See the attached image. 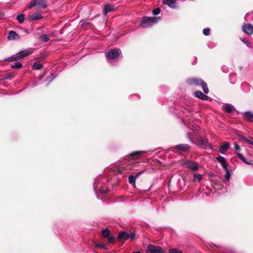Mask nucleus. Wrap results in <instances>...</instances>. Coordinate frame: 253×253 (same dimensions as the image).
Returning <instances> with one entry per match:
<instances>
[{
	"label": "nucleus",
	"instance_id": "f257e3e1",
	"mask_svg": "<svg viewBox=\"0 0 253 253\" xmlns=\"http://www.w3.org/2000/svg\"><path fill=\"white\" fill-rule=\"evenodd\" d=\"M107 182V179L102 176H98L94 179L93 189L98 199H100V195H103L109 192Z\"/></svg>",
	"mask_w": 253,
	"mask_h": 253
},
{
	"label": "nucleus",
	"instance_id": "f03ea898",
	"mask_svg": "<svg viewBox=\"0 0 253 253\" xmlns=\"http://www.w3.org/2000/svg\"><path fill=\"white\" fill-rule=\"evenodd\" d=\"M32 52L33 50L31 48L22 50L18 52L16 54L13 55L10 57L5 58L4 59V61L7 62H12L14 61H17L29 55Z\"/></svg>",
	"mask_w": 253,
	"mask_h": 253
},
{
	"label": "nucleus",
	"instance_id": "7ed1b4c3",
	"mask_svg": "<svg viewBox=\"0 0 253 253\" xmlns=\"http://www.w3.org/2000/svg\"><path fill=\"white\" fill-rule=\"evenodd\" d=\"M186 82L190 85L201 86L204 92L205 93H208L209 91L207 83L201 79L189 78L187 79Z\"/></svg>",
	"mask_w": 253,
	"mask_h": 253
},
{
	"label": "nucleus",
	"instance_id": "20e7f679",
	"mask_svg": "<svg viewBox=\"0 0 253 253\" xmlns=\"http://www.w3.org/2000/svg\"><path fill=\"white\" fill-rule=\"evenodd\" d=\"M160 19V17H144L139 26L143 28H150L156 24Z\"/></svg>",
	"mask_w": 253,
	"mask_h": 253
},
{
	"label": "nucleus",
	"instance_id": "39448f33",
	"mask_svg": "<svg viewBox=\"0 0 253 253\" xmlns=\"http://www.w3.org/2000/svg\"><path fill=\"white\" fill-rule=\"evenodd\" d=\"M190 126L193 128H191L190 126H188L187 128V130H186V134L189 141L191 143H193V139L195 137L196 131L198 132L200 129V127L197 125L194 126L191 125Z\"/></svg>",
	"mask_w": 253,
	"mask_h": 253
},
{
	"label": "nucleus",
	"instance_id": "423d86ee",
	"mask_svg": "<svg viewBox=\"0 0 253 253\" xmlns=\"http://www.w3.org/2000/svg\"><path fill=\"white\" fill-rule=\"evenodd\" d=\"M196 144L203 149H212V146L210 144L208 139H204L200 136L197 137Z\"/></svg>",
	"mask_w": 253,
	"mask_h": 253
},
{
	"label": "nucleus",
	"instance_id": "0eeeda50",
	"mask_svg": "<svg viewBox=\"0 0 253 253\" xmlns=\"http://www.w3.org/2000/svg\"><path fill=\"white\" fill-rule=\"evenodd\" d=\"M136 235L134 232L127 233L126 231H121L119 232L117 239L118 240H124L126 241L129 240L130 241L133 240L135 238Z\"/></svg>",
	"mask_w": 253,
	"mask_h": 253
},
{
	"label": "nucleus",
	"instance_id": "6e6552de",
	"mask_svg": "<svg viewBox=\"0 0 253 253\" xmlns=\"http://www.w3.org/2000/svg\"><path fill=\"white\" fill-rule=\"evenodd\" d=\"M145 253H166V252L161 247L150 244L148 246Z\"/></svg>",
	"mask_w": 253,
	"mask_h": 253
},
{
	"label": "nucleus",
	"instance_id": "1a4fd4ad",
	"mask_svg": "<svg viewBox=\"0 0 253 253\" xmlns=\"http://www.w3.org/2000/svg\"><path fill=\"white\" fill-rule=\"evenodd\" d=\"M36 5H38L39 8H46L47 7V0H33L31 2L29 7L32 8Z\"/></svg>",
	"mask_w": 253,
	"mask_h": 253
},
{
	"label": "nucleus",
	"instance_id": "9d476101",
	"mask_svg": "<svg viewBox=\"0 0 253 253\" xmlns=\"http://www.w3.org/2000/svg\"><path fill=\"white\" fill-rule=\"evenodd\" d=\"M183 165L192 171H196L199 169V166L197 163L189 160L186 161Z\"/></svg>",
	"mask_w": 253,
	"mask_h": 253
},
{
	"label": "nucleus",
	"instance_id": "9b49d317",
	"mask_svg": "<svg viewBox=\"0 0 253 253\" xmlns=\"http://www.w3.org/2000/svg\"><path fill=\"white\" fill-rule=\"evenodd\" d=\"M119 49L114 48L108 51L106 54L107 60L117 58L119 55Z\"/></svg>",
	"mask_w": 253,
	"mask_h": 253
},
{
	"label": "nucleus",
	"instance_id": "f8f14e48",
	"mask_svg": "<svg viewBox=\"0 0 253 253\" xmlns=\"http://www.w3.org/2000/svg\"><path fill=\"white\" fill-rule=\"evenodd\" d=\"M243 32L249 35H251L253 33V26L249 23L245 24L242 27Z\"/></svg>",
	"mask_w": 253,
	"mask_h": 253
},
{
	"label": "nucleus",
	"instance_id": "ddd939ff",
	"mask_svg": "<svg viewBox=\"0 0 253 253\" xmlns=\"http://www.w3.org/2000/svg\"><path fill=\"white\" fill-rule=\"evenodd\" d=\"M43 18V16L39 11H37L29 16L28 20L30 21L41 20Z\"/></svg>",
	"mask_w": 253,
	"mask_h": 253
},
{
	"label": "nucleus",
	"instance_id": "4468645a",
	"mask_svg": "<svg viewBox=\"0 0 253 253\" xmlns=\"http://www.w3.org/2000/svg\"><path fill=\"white\" fill-rule=\"evenodd\" d=\"M243 118L247 121L253 122V113L252 111H246L242 113Z\"/></svg>",
	"mask_w": 253,
	"mask_h": 253
},
{
	"label": "nucleus",
	"instance_id": "2eb2a0df",
	"mask_svg": "<svg viewBox=\"0 0 253 253\" xmlns=\"http://www.w3.org/2000/svg\"><path fill=\"white\" fill-rule=\"evenodd\" d=\"M174 148L179 151L186 152L191 148V146L187 144H179L176 145Z\"/></svg>",
	"mask_w": 253,
	"mask_h": 253
},
{
	"label": "nucleus",
	"instance_id": "dca6fc26",
	"mask_svg": "<svg viewBox=\"0 0 253 253\" xmlns=\"http://www.w3.org/2000/svg\"><path fill=\"white\" fill-rule=\"evenodd\" d=\"M144 170H141L138 172H137L135 175H130L128 177V182L130 184H135V181L137 177H138L141 174L144 172Z\"/></svg>",
	"mask_w": 253,
	"mask_h": 253
},
{
	"label": "nucleus",
	"instance_id": "f3484780",
	"mask_svg": "<svg viewBox=\"0 0 253 253\" xmlns=\"http://www.w3.org/2000/svg\"><path fill=\"white\" fill-rule=\"evenodd\" d=\"M163 2L164 4L168 5L170 8H178V5L174 0H163Z\"/></svg>",
	"mask_w": 253,
	"mask_h": 253
},
{
	"label": "nucleus",
	"instance_id": "a211bd4d",
	"mask_svg": "<svg viewBox=\"0 0 253 253\" xmlns=\"http://www.w3.org/2000/svg\"><path fill=\"white\" fill-rule=\"evenodd\" d=\"M211 247L213 249H217L219 252H221L223 253H232V251L230 249L225 248L222 246H217L214 244H213L212 246H211Z\"/></svg>",
	"mask_w": 253,
	"mask_h": 253
},
{
	"label": "nucleus",
	"instance_id": "6ab92c4d",
	"mask_svg": "<svg viewBox=\"0 0 253 253\" xmlns=\"http://www.w3.org/2000/svg\"><path fill=\"white\" fill-rule=\"evenodd\" d=\"M206 93H203L201 91H197L195 92V95L197 97L203 100H208L209 97L207 96Z\"/></svg>",
	"mask_w": 253,
	"mask_h": 253
},
{
	"label": "nucleus",
	"instance_id": "aec40b11",
	"mask_svg": "<svg viewBox=\"0 0 253 253\" xmlns=\"http://www.w3.org/2000/svg\"><path fill=\"white\" fill-rule=\"evenodd\" d=\"M230 147V143L228 142H225L223 145H221L219 148V152L222 154H225L226 152L229 149Z\"/></svg>",
	"mask_w": 253,
	"mask_h": 253
},
{
	"label": "nucleus",
	"instance_id": "412c9836",
	"mask_svg": "<svg viewBox=\"0 0 253 253\" xmlns=\"http://www.w3.org/2000/svg\"><path fill=\"white\" fill-rule=\"evenodd\" d=\"M20 38V36L13 31H10L9 32L7 39L9 40H16Z\"/></svg>",
	"mask_w": 253,
	"mask_h": 253
},
{
	"label": "nucleus",
	"instance_id": "4be33fe9",
	"mask_svg": "<svg viewBox=\"0 0 253 253\" xmlns=\"http://www.w3.org/2000/svg\"><path fill=\"white\" fill-rule=\"evenodd\" d=\"M216 160L221 164L222 167L224 169L228 168V164L226 163V160L224 157L218 156L216 158Z\"/></svg>",
	"mask_w": 253,
	"mask_h": 253
},
{
	"label": "nucleus",
	"instance_id": "5701e85b",
	"mask_svg": "<svg viewBox=\"0 0 253 253\" xmlns=\"http://www.w3.org/2000/svg\"><path fill=\"white\" fill-rule=\"evenodd\" d=\"M223 110L226 113H230L235 110V108L230 104H226L223 106Z\"/></svg>",
	"mask_w": 253,
	"mask_h": 253
},
{
	"label": "nucleus",
	"instance_id": "b1692460",
	"mask_svg": "<svg viewBox=\"0 0 253 253\" xmlns=\"http://www.w3.org/2000/svg\"><path fill=\"white\" fill-rule=\"evenodd\" d=\"M148 151H138L132 152L129 154V156L131 157H134L135 159H137L139 156L143 154L146 153Z\"/></svg>",
	"mask_w": 253,
	"mask_h": 253
},
{
	"label": "nucleus",
	"instance_id": "393cba45",
	"mask_svg": "<svg viewBox=\"0 0 253 253\" xmlns=\"http://www.w3.org/2000/svg\"><path fill=\"white\" fill-rule=\"evenodd\" d=\"M114 7L112 5L109 4L105 5L104 8V14L106 15L108 13L112 11Z\"/></svg>",
	"mask_w": 253,
	"mask_h": 253
},
{
	"label": "nucleus",
	"instance_id": "a878e982",
	"mask_svg": "<svg viewBox=\"0 0 253 253\" xmlns=\"http://www.w3.org/2000/svg\"><path fill=\"white\" fill-rule=\"evenodd\" d=\"M236 155L238 156V157L242 160V162H243L244 163L247 164V165H251V163L247 161L246 159L245 158L244 155L240 153V152H235Z\"/></svg>",
	"mask_w": 253,
	"mask_h": 253
},
{
	"label": "nucleus",
	"instance_id": "bb28decb",
	"mask_svg": "<svg viewBox=\"0 0 253 253\" xmlns=\"http://www.w3.org/2000/svg\"><path fill=\"white\" fill-rule=\"evenodd\" d=\"M39 40L42 42H47L49 41V38L45 34H43L39 37Z\"/></svg>",
	"mask_w": 253,
	"mask_h": 253
},
{
	"label": "nucleus",
	"instance_id": "cd10ccee",
	"mask_svg": "<svg viewBox=\"0 0 253 253\" xmlns=\"http://www.w3.org/2000/svg\"><path fill=\"white\" fill-rule=\"evenodd\" d=\"M11 68L13 69H19L22 67V64L20 62L16 61L10 65Z\"/></svg>",
	"mask_w": 253,
	"mask_h": 253
},
{
	"label": "nucleus",
	"instance_id": "c85d7f7f",
	"mask_svg": "<svg viewBox=\"0 0 253 253\" xmlns=\"http://www.w3.org/2000/svg\"><path fill=\"white\" fill-rule=\"evenodd\" d=\"M250 138L252 140L248 139V138H247L246 137H245L244 136H241L240 137V140H244V141H246L247 143L253 146V138L251 137Z\"/></svg>",
	"mask_w": 253,
	"mask_h": 253
},
{
	"label": "nucleus",
	"instance_id": "c756f323",
	"mask_svg": "<svg viewBox=\"0 0 253 253\" xmlns=\"http://www.w3.org/2000/svg\"><path fill=\"white\" fill-rule=\"evenodd\" d=\"M43 67V65L42 64L36 62L34 63L33 65V69L34 70H40Z\"/></svg>",
	"mask_w": 253,
	"mask_h": 253
},
{
	"label": "nucleus",
	"instance_id": "7c9ffc66",
	"mask_svg": "<svg viewBox=\"0 0 253 253\" xmlns=\"http://www.w3.org/2000/svg\"><path fill=\"white\" fill-rule=\"evenodd\" d=\"M17 20L20 23H22L25 20V16L23 14H20L17 16Z\"/></svg>",
	"mask_w": 253,
	"mask_h": 253
},
{
	"label": "nucleus",
	"instance_id": "2f4dec72",
	"mask_svg": "<svg viewBox=\"0 0 253 253\" xmlns=\"http://www.w3.org/2000/svg\"><path fill=\"white\" fill-rule=\"evenodd\" d=\"M102 233L103 236L105 238L109 237V236H110V231L108 229L103 230L102 231Z\"/></svg>",
	"mask_w": 253,
	"mask_h": 253
},
{
	"label": "nucleus",
	"instance_id": "473e14b6",
	"mask_svg": "<svg viewBox=\"0 0 253 253\" xmlns=\"http://www.w3.org/2000/svg\"><path fill=\"white\" fill-rule=\"evenodd\" d=\"M202 178V175L201 174L199 173H195L193 175V180L196 181L198 180V181H200Z\"/></svg>",
	"mask_w": 253,
	"mask_h": 253
},
{
	"label": "nucleus",
	"instance_id": "72a5a7b5",
	"mask_svg": "<svg viewBox=\"0 0 253 253\" xmlns=\"http://www.w3.org/2000/svg\"><path fill=\"white\" fill-rule=\"evenodd\" d=\"M224 169L226 171V173L225 174V178H226V179L227 181H229L230 178V176H231L230 172L229 170L228 169V168H226V169Z\"/></svg>",
	"mask_w": 253,
	"mask_h": 253
},
{
	"label": "nucleus",
	"instance_id": "f704fd0d",
	"mask_svg": "<svg viewBox=\"0 0 253 253\" xmlns=\"http://www.w3.org/2000/svg\"><path fill=\"white\" fill-rule=\"evenodd\" d=\"M57 77V75H55L54 74H52L51 75L50 77H48L46 78V80L48 81V82L49 83H50L54 79H55Z\"/></svg>",
	"mask_w": 253,
	"mask_h": 253
},
{
	"label": "nucleus",
	"instance_id": "c9c22d12",
	"mask_svg": "<svg viewBox=\"0 0 253 253\" xmlns=\"http://www.w3.org/2000/svg\"><path fill=\"white\" fill-rule=\"evenodd\" d=\"M95 245L96 246L100 247V248H103L105 250H108V249L107 247V245L104 244H101L99 242L96 243Z\"/></svg>",
	"mask_w": 253,
	"mask_h": 253
},
{
	"label": "nucleus",
	"instance_id": "e433bc0d",
	"mask_svg": "<svg viewBox=\"0 0 253 253\" xmlns=\"http://www.w3.org/2000/svg\"><path fill=\"white\" fill-rule=\"evenodd\" d=\"M161 12V9L159 7H157L156 8H155L152 11V13L154 15H157L159 14Z\"/></svg>",
	"mask_w": 253,
	"mask_h": 253
},
{
	"label": "nucleus",
	"instance_id": "4c0bfd02",
	"mask_svg": "<svg viewBox=\"0 0 253 253\" xmlns=\"http://www.w3.org/2000/svg\"><path fill=\"white\" fill-rule=\"evenodd\" d=\"M203 33L204 35L207 36H209L210 34V28H205L203 30Z\"/></svg>",
	"mask_w": 253,
	"mask_h": 253
},
{
	"label": "nucleus",
	"instance_id": "58836bf2",
	"mask_svg": "<svg viewBox=\"0 0 253 253\" xmlns=\"http://www.w3.org/2000/svg\"><path fill=\"white\" fill-rule=\"evenodd\" d=\"M169 253H182V252L176 249L173 248L169 251Z\"/></svg>",
	"mask_w": 253,
	"mask_h": 253
},
{
	"label": "nucleus",
	"instance_id": "ea45409f",
	"mask_svg": "<svg viewBox=\"0 0 253 253\" xmlns=\"http://www.w3.org/2000/svg\"><path fill=\"white\" fill-rule=\"evenodd\" d=\"M109 243L113 244L114 241V237L112 236H109V237L107 238Z\"/></svg>",
	"mask_w": 253,
	"mask_h": 253
},
{
	"label": "nucleus",
	"instance_id": "a19ab883",
	"mask_svg": "<svg viewBox=\"0 0 253 253\" xmlns=\"http://www.w3.org/2000/svg\"><path fill=\"white\" fill-rule=\"evenodd\" d=\"M240 40H241V41H242L244 43H245L248 47H250V48H252V47L251 46V45H250V43H249V42H248V41H247L245 39H244V38H240Z\"/></svg>",
	"mask_w": 253,
	"mask_h": 253
},
{
	"label": "nucleus",
	"instance_id": "79ce46f5",
	"mask_svg": "<svg viewBox=\"0 0 253 253\" xmlns=\"http://www.w3.org/2000/svg\"><path fill=\"white\" fill-rule=\"evenodd\" d=\"M221 70L224 73H227L229 71L228 68L225 65H223L222 66Z\"/></svg>",
	"mask_w": 253,
	"mask_h": 253
},
{
	"label": "nucleus",
	"instance_id": "37998d69",
	"mask_svg": "<svg viewBox=\"0 0 253 253\" xmlns=\"http://www.w3.org/2000/svg\"><path fill=\"white\" fill-rule=\"evenodd\" d=\"M139 96L137 95H132L130 96V99L131 100L139 99Z\"/></svg>",
	"mask_w": 253,
	"mask_h": 253
},
{
	"label": "nucleus",
	"instance_id": "c03bdc74",
	"mask_svg": "<svg viewBox=\"0 0 253 253\" xmlns=\"http://www.w3.org/2000/svg\"><path fill=\"white\" fill-rule=\"evenodd\" d=\"M235 149L236 150H239L240 149L239 145H238L237 143L235 144Z\"/></svg>",
	"mask_w": 253,
	"mask_h": 253
},
{
	"label": "nucleus",
	"instance_id": "a18cd8bd",
	"mask_svg": "<svg viewBox=\"0 0 253 253\" xmlns=\"http://www.w3.org/2000/svg\"><path fill=\"white\" fill-rule=\"evenodd\" d=\"M131 253H141L139 251H138V252H132Z\"/></svg>",
	"mask_w": 253,
	"mask_h": 253
},
{
	"label": "nucleus",
	"instance_id": "49530a36",
	"mask_svg": "<svg viewBox=\"0 0 253 253\" xmlns=\"http://www.w3.org/2000/svg\"><path fill=\"white\" fill-rule=\"evenodd\" d=\"M187 111H188V112H191L190 110H189V108H188L187 109H186Z\"/></svg>",
	"mask_w": 253,
	"mask_h": 253
},
{
	"label": "nucleus",
	"instance_id": "de8ad7c7",
	"mask_svg": "<svg viewBox=\"0 0 253 253\" xmlns=\"http://www.w3.org/2000/svg\"><path fill=\"white\" fill-rule=\"evenodd\" d=\"M36 85H37V84H36V83H35V84H33V86H35Z\"/></svg>",
	"mask_w": 253,
	"mask_h": 253
},
{
	"label": "nucleus",
	"instance_id": "09e8293b",
	"mask_svg": "<svg viewBox=\"0 0 253 253\" xmlns=\"http://www.w3.org/2000/svg\"><path fill=\"white\" fill-rule=\"evenodd\" d=\"M242 67H241H241H240V70H242Z\"/></svg>",
	"mask_w": 253,
	"mask_h": 253
}]
</instances>
